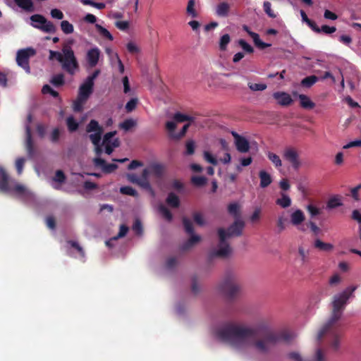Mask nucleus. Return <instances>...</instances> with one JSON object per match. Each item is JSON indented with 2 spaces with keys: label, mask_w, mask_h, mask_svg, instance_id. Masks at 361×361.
Returning a JSON list of instances; mask_svg holds the SVG:
<instances>
[{
  "label": "nucleus",
  "mask_w": 361,
  "mask_h": 361,
  "mask_svg": "<svg viewBox=\"0 0 361 361\" xmlns=\"http://www.w3.org/2000/svg\"><path fill=\"white\" fill-rule=\"evenodd\" d=\"M68 243L71 245V247L77 250L82 257H85V252L82 247L77 242L69 240Z\"/></svg>",
  "instance_id": "nucleus-56"
},
{
  "label": "nucleus",
  "mask_w": 361,
  "mask_h": 361,
  "mask_svg": "<svg viewBox=\"0 0 361 361\" xmlns=\"http://www.w3.org/2000/svg\"><path fill=\"white\" fill-rule=\"evenodd\" d=\"M66 180V176L61 170H58L56 172L54 180L59 183H63Z\"/></svg>",
  "instance_id": "nucleus-57"
},
{
  "label": "nucleus",
  "mask_w": 361,
  "mask_h": 361,
  "mask_svg": "<svg viewBox=\"0 0 361 361\" xmlns=\"http://www.w3.org/2000/svg\"><path fill=\"white\" fill-rule=\"evenodd\" d=\"M361 147V140H354L348 142L343 147V149H347L351 147Z\"/></svg>",
  "instance_id": "nucleus-62"
},
{
  "label": "nucleus",
  "mask_w": 361,
  "mask_h": 361,
  "mask_svg": "<svg viewBox=\"0 0 361 361\" xmlns=\"http://www.w3.org/2000/svg\"><path fill=\"white\" fill-rule=\"evenodd\" d=\"M87 99H83L80 97H78L77 99L73 102V109L75 112H81L83 110V104Z\"/></svg>",
  "instance_id": "nucleus-35"
},
{
  "label": "nucleus",
  "mask_w": 361,
  "mask_h": 361,
  "mask_svg": "<svg viewBox=\"0 0 361 361\" xmlns=\"http://www.w3.org/2000/svg\"><path fill=\"white\" fill-rule=\"evenodd\" d=\"M267 157L268 159L273 163V164L275 166V167L279 168L282 166L281 160L277 154L269 152L267 153Z\"/></svg>",
  "instance_id": "nucleus-34"
},
{
  "label": "nucleus",
  "mask_w": 361,
  "mask_h": 361,
  "mask_svg": "<svg viewBox=\"0 0 361 361\" xmlns=\"http://www.w3.org/2000/svg\"><path fill=\"white\" fill-rule=\"evenodd\" d=\"M35 54L36 51L32 47L18 50L16 54L17 64L29 73L30 72L29 59Z\"/></svg>",
  "instance_id": "nucleus-8"
},
{
  "label": "nucleus",
  "mask_w": 361,
  "mask_h": 361,
  "mask_svg": "<svg viewBox=\"0 0 361 361\" xmlns=\"http://www.w3.org/2000/svg\"><path fill=\"white\" fill-rule=\"evenodd\" d=\"M120 192L123 195L137 197V192L131 186H123L120 188Z\"/></svg>",
  "instance_id": "nucleus-37"
},
{
  "label": "nucleus",
  "mask_w": 361,
  "mask_h": 361,
  "mask_svg": "<svg viewBox=\"0 0 361 361\" xmlns=\"http://www.w3.org/2000/svg\"><path fill=\"white\" fill-rule=\"evenodd\" d=\"M356 289L357 286H348L343 292L334 296L331 316L318 333V341L326 336L330 347L335 351L339 348L342 336V324L340 319L348 299L353 295Z\"/></svg>",
  "instance_id": "nucleus-2"
},
{
  "label": "nucleus",
  "mask_w": 361,
  "mask_h": 361,
  "mask_svg": "<svg viewBox=\"0 0 361 361\" xmlns=\"http://www.w3.org/2000/svg\"><path fill=\"white\" fill-rule=\"evenodd\" d=\"M64 82V75L62 73L54 75L51 80V83L55 87L62 86Z\"/></svg>",
  "instance_id": "nucleus-38"
},
{
  "label": "nucleus",
  "mask_w": 361,
  "mask_h": 361,
  "mask_svg": "<svg viewBox=\"0 0 361 361\" xmlns=\"http://www.w3.org/2000/svg\"><path fill=\"white\" fill-rule=\"evenodd\" d=\"M203 157L205 161L208 163H210L214 166L217 165L218 161L216 157H214L209 152L204 151L203 153Z\"/></svg>",
  "instance_id": "nucleus-44"
},
{
  "label": "nucleus",
  "mask_w": 361,
  "mask_h": 361,
  "mask_svg": "<svg viewBox=\"0 0 361 361\" xmlns=\"http://www.w3.org/2000/svg\"><path fill=\"white\" fill-rule=\"evenodd\" d=\"M216 336L221 341L229 344L237 350H245L254 347L261 353H267L271 347L281 341H288L291 336L287 332L264 331L260 336L251 341L256 336V331L245 324L233 322L223 324L215 331Z\"/></svg>",
  "instance_id": "nucleus-1"
},
{
  "label": "nucleus",
  "mask_w": 361,
  "mask_h": 361,
  "mask_svg": "<svg viewBox=\"0 0 361 361\" xmlns=\"http://www.w3.org/2000/svg\"><path fill=\"white\" fill-rule=\"evenodd\" d=\"M249 88L252 90V91H263L264 90L267 89V85L264 84V83H252V82H249L247 84Z\"/></svg>",
  "instance_id": "nucleus-43"
},
{
  "label": "nucleus",
  "mask_w": 361,
  "mask_h": 361,
  "mask_svg": "<svg viewBox=\"0 0 361 361\" xmlns=\"http://www.w3.org/2000/svg\"><path fill=\"white\" fill-rule=\"evenodd\" d=\"M231 41V37L228 34H225L221 36L219 42V49L221 51H225L228 44Z\"/></svg>",
  "instance_id": "nucleus-41"
},
{
  "label": "nucleus",
  "mask_w": 361,
  "mask_h": 361,
  "mask_svg": "<svg viewBox=\"0 0 361 361\" xmlns=\"http://www.w3.org/2000/svg\"><path fill=\"white\" fill-rule=\"evenodd\" d=\"M61 28L66 35L71 34L74 31L73 25L68 20H62L61 22Z\"/></svg>",
  "instance_id": "nucleus-32"
},
{
  "label": "nucleus",
  "mask_w": 361,
  "mask_h": 361,
  "mask_svg": "<svg viewBox=\"0 0 361 361\" xmlns=\"http://www.w3.org/2000/svg\"><path fill=\"white\" fill-rule=\"evenodd\" d=\"M93 87L94 83H91V82L85 80L79 88L78 96L83 99H87L93 92Z\"/></svg>",
  "instance_id": "nucleus-15"
},
{
  "label": "nucleus",
  "mask_w": 361,
  "mask_h": 361,
  "mask_svg": "<svg viewBox=\"0 0 361 361\" xmlns=\"http://www.w3.org/2000/svg\"><path fill=\"white\" fill-rule=\"evenodd\" d=\"M194 221L199 226H203L205 224L204 219L200 212H195L192 214Z\"/></svg>",
  "instance_id": "nucleus-52"
},
{
  "label": "nucleus",
  "mask_w": 361,
  "mask_h": 361,
  "mask_svg": "<svg viewBox=\"0 0 361 361\" xmlns=\"http://www.w3.org/2000/svg\"><path fill=\"white\" fill-rule=\"evenodd\" d=\"M293 96L298 97L300 99V106L305 109H312L315 106V104L310 99V97L303 94H298L296 92H293Z\"/></svg>",
  "instance_id": "nucleus-16"
},
{
  "label": "nucleus",
  "mask_w": 361,
  "mask_h": 361,
  "mask_svg": "<svg viewBox=\"0 0 361 361\" xmlns=\"http://www.w3.org/2000/svg\"><path fill=\"white\" fill-rule=\"evenodd\" d=\"M314 247L319 251L330 252L334 249V245L329 243H324L320 239H316L314 243Z\"/></svg>",
  "instance_id": "nucleus-21"
},
{
  "label": "nucleus",
  "mask_w": 361,
  "mask_h": 361,
  "mask_svg": "<svg viewBox=\"0 0 361 361\" xmlns=\"http://www.w3.org/2000/svg\"><path fill=\"white\" fill-rule=\"evenodd\" d=\"M182 221L185 232L191 235L190 238L187 241H185L181 246V250L185 251L191 248L197 243H199L201 240V237L200 235L194 234L192 223L189 219L183 217Z\"/></svg>",
  "instance_id": "nucleus-6"
},
{
  "label": "nucleus",
  "mask_w": 361,
  "mask_h": 361,
  "mask_svg": "<svg viewBox=\"0 0 361 361\" xmlns=\"http://www.w3.org/2000/svg\"><path fill=\"white\" fill-rule=\"evenodd\" d=\"M244 226L245 223L243 220L235 219V221L228 228L227 231L222 228H219V248L210 253L209 259H212L214 257L226 258L228 257L231 253V248L226 242V239L233 236H240L243 233Z\"/></svg>",
  "instance_id": "nucleus-3"
},
{
  "label": "nucleus",
  "mask_w": 361,
  "mask_h": 361,
  "mask_svg": "<svg viewBox=\"0 0 361 361\" xmlns=\"http://www.w3.org/2000/svg\"><path fill=\"white\" fill-rule=\"evenodd\" d=\"M185 147H186V152H185L186 154L192 155L194 154L195 148L194 141H192V140L188 141L185 144Z\"/></svg>",
  "instance_id": "nucleus-54"
},
{
  "label": "nucleus",
  "mask_w": 361,
  "mask_h": 361,
  "mask_svg": "<svg viewBox=\"0 0 361 361\" xmlns=\"http://www.w3.org/2000/svg\"><path fill=\"white\" fill-rule=\"evenodd\" d=\"M25 135H26V141H25V148L27 153V155L30 158H32L35 155V146L32 137V132L31 128L29 125H27L25 127Z\"/></svg>",
  "instance_id": "nucleus-13"
},
{
  "label": "nucleus",
  "mask_w": 361,
  "mask_h": 361,
  "mask_svg": "<svg viewBox=\"0 0 361 361\" xmlns=\"http://www.w3.org/2000/svg\"><path fill=\"white\" fill-rule=\"evenodd\" d=\"M189 126H190L189 123L184 125L183 127L182 128L181 130L178 133L171 134V138L175 139V140H179L181 137H183V136H185L186 132L188 131Z\"/></svg>",
  "instance_id": "nucleus-51"
},
{
  "label": "nucleus",
  "mask_w": 361,
  "mask_h": 361,
  "mask_svg": "<svg viewBox=\"0 0 361 361\" xmlns=\"http://www.w3.org/2000/svg\"><path fill=\"white\" fill-rule=\"evenodd\" d=\"M126 47L128 51L133 54H137L140 51V49L137 47V45L131 42L127 44Z\"/></svg>",
  "instance_id": "nucleus-60"
},
{
  "label": "nucleus",
  "mask_w": 361,
  "mask_h": 361,
  "mask_svg": "<svg viewBox=\"0 0 361 361\" xmlns=\"http://www.w3.org/2000/svg\"><path fill=\"white\" fill-rule=\"evenodd\" d=\"M307 212L310 213L311 217H314L321 214L320 209L317 208L316 206L310 204L306 207Z\"/></svg>",
  "instance_id": "nucleus-47"
},
{
  "label": "nucleus",
  "mask_w": 361,
  "mask_h": 361,
  "mask_svg": "<svg viewBox=\"0 0 361 361\" xmlns=\"http://www.w3.org/2000/svg\"><path fill=\"white\" fill-rule=\"evenodd\" d=\"M136 125L135 121L132 118L126 119L123 122L119 124V128L124 130L125 131H128L133 127Z\"/></svg>",
  "instance_id": "nucleus-36"
},
{
  "label": "nucleus",
  "mask_w": 361,
  "mask_h": 361,
  "mask_svg": "<svg viewBox=\"0 0 361 361\" xmlns=\"http://www.w3.org/2000/svg\"><path fill=\"white\" fill-rule=\"evenodd\" d=\"M159 210L163 216L169 221H171L173 219V215L170 210L163 204H160Z\"/></svg>",
  "instance_id": "nucleus-42"
},
{
  "label": "nucleus",
  "mask_w": 361,
  "mask_h": 361,
  "mask_svg": "<svg viewBox=\"0 0 361 361\" xmlns=\"http://www.w3.org/2000/svg\"><path fill=\"white\" fill-rule=\"evenodd\" d=\"M0 190L3 192L10 190L8 174L2 167H0Z\"/></svg>",
  "instance_id": "nucleus-18"
},
{
  "label": "nucleus",
  "mask_w": 361,
  "mask_h": 361,
  "mask_svg": "<svg viewBox=\"0 0 361 361\" xmlns=\"http://www.w3.org/2000/svg\"><path fill=\"white\" fill-rule=\"evenodd\" d=\"M73 40H68L62 44L61 51L49 50V60H56L61 68L71 75L75 73L79 69V63L75 55L71 45Z\"/></svg>",
  "instance_id": "nucleus-4"
},
{
  "label": "nucleus",
  "mask_w": 361,
  "mask_h": 361,
  "mask_svg": "<svg viewBox=\"0 0 361 361\" xmlns=\"http://www.w3.org/2000/svg\"><path fill=\"white\" fill-rule=\"evenodd\" d=\"M305 219L303 212L297 209L290 214V222L295 226H300Z\"/></svg>",
  "instance_id": "nucleus-17"
},
{
  "label": "nucleus",
  "mask_w": 361,
  "mask_h": 361,
  "mask_svg": "<svg viewBox=\"0 0 361 361\" xmlns=\"http://www.w3.org/2000/svg\"><path fill=\"white\" fill-rule=\"evenodd\" d=\"M176 128V124L175 121H167L166 123V128L169 133V135L171 137V134H176L174 130Z\"/></svg>",
  "instance_id": "nucleus-59"
},
{
  "label": "nucleus",
  "mask_w": 361,
  "mask_h": 361,
  "mask_svg": "<svg viewBox=\"0 0 361 361\" xmlns=\"http://www.w3.org/2000/svg\"><path fill=\"white\" fill-rule=\"evenodd\" d=\"M336 31V27L334 26H329L326 25H324L320 28V32H324L325 34H332Z\"/></svg>",
  "instance_id": "nucleus-58"
},
{
  "label": "nucleus",
  "mask_w": 361,
  "mask_h": 361,
  "mask_svg": "<svg viewBox=\"0 0 361 361\" xmlns=\"http://www.w3.org/2000/svg\"><path fill=\"white\" fill-rule=\"evenodd\" d=\"M343 204L341 200L338 196H334L328 200L326 207L329 209H335Z\"/></svg>",
  "instance_id": "nucleus-26"
},
{
  "label": "nucleus",
  "mask_w": 361,
  "mask_h": 361,
  "mask_svg": "<svg viewBox=\"0 0 361 361\" xmlns=\"http://www.w3.org/2000/svg\"><path fill=\"white\" fill-rule=\"evenodd\" d=\"M149 170L152 174L157 178H161L164 172V167L159 164H154L149 166Z\"/></svg>",
  "instance_id": "nucleus-24"
},
{
  "label": "nucleus",
  "mask_w": 361,
  "mask_h": 361,
  "mask_svg": "<svg viewBox=\"0 0 361 361\" xmlns=\"http://www.w3.org/2000/svg\"><path fill=\"white\" fill-rule=\"evenodd\" d=\"M271 4L269 1H264L263 4L264 11V12L272 18H274L276 17V15L274 13V12L271 10Z\"/></svg>",
  "instance_id": "nucleus-49"
},
{
  "label": "nucleus",
  "mask_w": 361,
  "mask_h": 361,
  "mask_svg": "<svg viewBox=\"0 0 361 361\" xmlns=\"http://www.w3.org/2000/svg\"><path fill=\"white\" fill-rule=\"evenodd\" d=\"M66 125L71 133L76 131L79 128V123L73 116H70L66 118Z\"/></svg>",
  "instance_id": "nucleus-28"
},
{
  "label": "nucleus",
  "mask_w": 361,
  "mask_h": 361,
  "mask_svg": "<svg viewBox=\"0 0 361 361\" xmlns=\"http://www.w3.org/2000/svg\"><path fill=\"white\" fill-rule=\"evenodd\" d=\"M86 131L87 133H94L89 135V137L94 145L100 144L102 135L104 132L102 126H101L98 121L92 119L86 126Z\"/></svg>",
  "instance_id": "nucleus-9"
},
{
  "label": "nucleus",
  "mask_w": 361,
  "mask_h": 361,
  "mask_svg": "<svg viewBox=\"0 0 361 361\" xmlns=\"http://www.w3.org/2000/svg\"><path fill=\"white\" fill-rule=\"evenodd\" d=\"M166 202L169 206L173 208H178L180 206V199L173 192L169 193L166 200Z\"/></svg>",
  "instance_id": "nucleus-23"
},
{
  "label": "nucleus",
  "mask_w": 361,
  "mask_h": 361,
  "mask_svg": "<svg viewBox=\"0 0 361 361\" xmlns=\"http://www.w3.org/2000/svg\"><path fill=\"white\" fill-rule=\"evenodd\" d=\"M95 27L102 37L106 38L110 41H112L114 39L112 35L105 27H102L99 24H96Z\"/></svg>",
  "instance_id": "nucleus-31"
},
{
  "label": "nucleus",
  "mask_w": 361,
  "mask_h": 361,
  "mask_svg": "<svg viewBox=\"0 0 361 361\" xmlns=\"http://www.w3.org/2000/svg\"><path fill=\"white\" fill-rule=\"evenodd\" d=\"M128 229L129 228L126 225H125V224L121 225L118 235L114 237L113 238H111V240H116L120 238L124 237L127 234Z\"/></svg>",
  "instance_id": "nucleus-50"
},
{
  "label": "nucleus",
  "mask_w": 361,
  "mask_h": 361,
  "mask_svg": "<svg viewBox=\"0 0 361 361\" xmlns=\"http://www.w3.org/2000/svg\"><path fill=\"white\" fill-rule=\"evenodd\" d=\"M219 288L227 299H234L240 290V286L237 283L235 274L231 271H228L224 280L219 284Z\"/></svg>",
  "instance_id": "nucleus-5"
},
{
  "label": "nucleus",
  "mask_w": 361,
  "mask_h": 361,
  "mask_svg": "<svg viewBox=\"0 0 361 361\" xmlns=\"http://www.w3.org/2000/svg\"><path fill=\"white\" fill-rule=\"evenodd\" d=\"M25 161V159L23 157L18 158L16 161V167L19 175L23 172Z\"/></svg>",
  "instance_id": "nucleus-53"
},
{
  "label": "nucleus",
  "mask_w": 361,
  "mask_h": 361,
  "mask_svg": "<svg viewBox=\"0 0 361 361\" xmlns=\"http://www.w3.org/2000/svg\"><path fill=\"white\" fill-rule=\"evenodd\" d=\"M191 183L197 187H202L207 184V178L204 176H195L191 178Z\"/></svg>",
  "instance_id": "nucleus-33"
},
{
  "label": "nucleus",
  "mask_w": 361,
  "mask_h": 361,
  "mask_svg": "<svg viewBox=\"0 0 361 361\" xmlns=\"http://www.w3.org/2000/svg\"><path fill=\"white\" fill-rule=\"evenodd\" d=\"M237 150L240 153H246L250 150V143L247 139L242 137L235 142Z\"/></svg>",
  "instance_id": "nucleus-20"
},
{
  "label": "nucleus",
  "mask_w": 361,
  "mask_h": 361,
  "mask_svg": "<svg viewBox=\"0 0 361 361\" xmlns=\"http://www.w3.org/2000/svg\"><path fill=\"white\" fill-rule=\"evenodd\" d=\"M32 21V25L34 27L39 29L47 33H54L56 32V27L53 23L47 20L43 16L39 14H35L30 17Z\"/></svg>",
  "instance_id": "nucleus-7"
},
{
  "label": "nucleus",
  "mask_w": 361,
  "mask_h": 361,
  "mask_svg": "<svg viewBox=\"0 0 361 361\" xmlns=\"http://www.w3.org/2000/svg\"><path fill=\"white\" fill-rule=\"evenodd\" d=\"M283 157L293 166L294 169H298L300 166L299 156L297 151L292 147H288L284 150Z\"/></svg>",
  "instance_id": "nucleus-10"
},
{
  "label": "nucleus",
  "mask_w": 361,
  "mask_h": 361,
  "mask_svg": "<svg viewBox=\"0 0 361 361\" xmlns=\"http://www.w3.org/2000/svg\"><path fill=\"white\" fill-rule=\"evenodd\" d=\"M318 80L319 78L316 75H310L303 78L301 81V85L305 87H310Z\"/></svg>",
  "instance_id": "nucleus-29"
},
{
  "label": "nucleus",
  "mask_w": 361,
  "mask_h": 361,
  "mask_svg": "<svg viewBox=\"0 0 361 361\" xmlns=\"http://www.w3.org/2000/svg\"><path fill=\"white\" fill-rule=\"evenodd\" d=\"M138 100L137 98L130 99L126 104V110L127 112H131L135 109Z\"/></svg>",
  "instance_id": "nucleus-45"
},
{
  "label": "nucleus",
  "mask_w": 361,
  "mask_h": 361,
  "mask_svg": "<svg viewBox=\"0 0 361 361\" xmlns=\"http://www.w3.org/2000/svg\"><path fill=\"white\" fill-rule=\"evenodd\" d=\"M42 92L43 94H49L54 98H57L59 96V92L53 90L49 85H44Z\"/></svg>",
  "instance_id": "nucleus-46"
},
{
  "label": "nucleus",
  "mask_w": 361,
  "mask_h": 361,
  "mask_svg": "<svg viewBox=\"0 0 361 361\" xmlns=\"http://www.w3.org/2000/svg\"><path fill=\"white\" fill-rule=\"evenodd\" d=\"M51 16L53 18L61 20L63 18V13L58 8H54L51 11Z\"/></svg>",
  "instance_id": "nucleus-61"
},
{
  "label": "nucleus",
  "mask_w": 361,
  "mask_h": 361,
  "mask_svg": "<svg viewBox=\"0 0 361 361\" xmlns=\"http://www.w3.org/2000/svg\"><path fill=\"white\" fill-rule=\"evenodd\" d=\"M173 119L176 122L192 121L194 120L193 117L179 113V112L176 113L174 114Z\"/></svg>",
  "instance_id": "nucleus-40"
},
{
  "label": "nucleus",
  "mask_w": 361,
  "mask_h": 361,
  "mask_svg": "<svg viewBox=\"0 0 361 361\" xmlns=\"http://www.w3.org/2000/svg\"><path fill=\"white\" fill-rule=\"evenodd\" d=\"M228 212L230 214L233 216L236 219H239L240 208H239V205L237 203L234 202V203H231L230 204H228Z\"/></svg>",
  "instance_id": "nucleus-30"
},
{
  "label": "nucleus",
  "mask_w": 361,
  "mask_h": 361,
  "mask_svg": "<svg viewBox=\"0 0 361 361\" xmlns=\"http://www.w3.org/2000/svg\"><path fill=\"white\" fill-rule=\"evenodd\" d=\"M100 56V50L97 47L89 49L87 52L86 59L88 65L91 67H95L98 63Z\"/></svg>",
  "instance_id": "nucleus-14"
},
{
  "label": "nucleus",
  "mask_w": 361,
  "mask_h": 361,
  "mask_svg": "<svg viewBox=\"0 0 361 361\" xmlns=\"http://www.w3.org/2000/svg\"><path fill=\"white\" fill-rule=\"evenodd\" d=\"M15 3L21 8L32 12L34 11L32 0H14Z\"/></svg>",
  "instance_id": "nucleus-25"
},
{
  "label": "nucleus",
  "mask_w": 361,
  "mask_h": 361,
  "mask_svg": "<svg viewBox=\"0 0 361 361\" xmlns=\"http://www.w3.org/2000/svg\"><path fill=\"white\" fill-rule=\"evenodd\" d=\"M281 198L276 200V203L282 208H287L291 204L290 198L286 194L281 193Z\"/></svg>",
  "instance_id": "nucleus-27"
},
{
  "label": "nucleus",
  "mask_w": 361,
  "mask_h": 361,
  "mask_svg": "<svg viewBox=\"0 0 361 361\" xmlns=\"http://www.w3.org/2000/svg\"><path fill=\"white\" fill-rule=\"evenodd\" d=\"M133 230L137 235L142 233V225L140 220L136 219L133 225Z\"/></svg>",
  "instance_id": "nucleus-55"
},
{
  "label": "nucleus",
  "mask_w": 361,
  "mask_h": 361,
  "mask_svg": "<svg viewBox=\"0 0 361 361\" xmlns=\"http://www.w3.org/2000/svg\"><path fill=\"white\" fill-rule=\"evenodd\" d=\"M137 185L144 189L149 190H152L149 180L140 179V181L138 182Z\"/></svg>",
  "instance_id": "nucleus-63"
},
{
  "label": "nucleus",
  "mask_w": 361,
  "mask_h": 361,
  "mask_svg": "<svg viewBox=\"0 0 361 361\" xmlns=\"http://www.w3.org/2000/svg\"><path fill=\"white\" fill-rule=\"evenodd\" d=\"M273 98L277 101L278 104L288 106L293 102L291 96L286 92L278 91L273 93Z\"/></svg>",
  "instance_id": "nucleus-11"
},
{
  "label": "nucleus",
  "mask_w": 361,
  "mask_h": 361,
  "mask_svg": "<svg viewBox=\"0 0 361 361\" xmlns=\"http://www.w3.org/2000/svg\"><path fill=\"white\" fill-rule=\"evenodd\" d=\"M230 11V6L226 2H221L219 4L216 8V14L220 17H226L228 16Z\"/></svg>",
  "instance_id": "nucleus-22"
},
{
  "label": "nucleus",
  "mask_w": 361,
  "mask_h": 361,
  "mask_svg": "<svg viewBox=\"0 0 361 361\" xmlns=\"http://www.w3.org/2000/svg\"><path fill=\"white\" fill-rule=\"evenodd\" d=\"M95 166L102 168V171L106 173H110L114 171L118 165L116 164H107L106 161L100 157H96L93 159Z\"/></svg>",
  "instance_id": "nucleus-12"
},
{
  "label": "nucleus",
  "mask_w": 361,
  "mask_h": 361,
  "mask_svg": "<svg viewBox=\"0 0 361 361\" xmlns=\"http://www.w3.org/2000/svg\"><path fill=\"white\" fill-rule=\"evenodd\" d=\"M195 0H189L186 8V12L189 16H191L192 18L197 17V13L195 9Z\"/></svg>",
  "instance_id": "nucleus-39"
},
{
  "label": "nucleus",
  "mask_w": 361,
  "mask_h": 361,
  "mask_svg": "<svg viewBox=\"0 0 361 361\" xmlns=\"http://www.w3.org/2000/svg\"><path fill=\"white\" fill-rule=\"evenodd\" d=\"M259 178L260 179V187L265 188L272 183L271 175L267 171L262 170L259 172Z\"/></svg>",
  "instance_id": "nucleus-19"
},
{
  "label": "nucleus",
  "mask_w": 361,
  "mask_h": 361,
  "mask_svg": "<svg viewBox=\"0 0 361 361\" xmlns=\"http://www.w3.org/2000/svg\"><path fill=\"white\" fill-rule=\"evenodd\" d=\"M239 45L242 47V49L248 54H252L254 51L253 47L249 44L244 39H240L238 41Z\"/></svg>",
  "instance_id": "nucleus-48"
},
{
  "label": "nucleus",
  "mask_w": 361,
  "mask_h": 361,
  "mask_svg": "<svg viewBox=\"0 0 361 361\" xmlns=\"http://www.w3.org/2000/svg\"><path fill=\"white\" fill-rule=\"evenodd\" d=\"M177 264V259L175 257H171L167 259L166 265L168 269H172Z\"/></svg>",
  "instance_id": "nucleus-64"
}]
</instances>
